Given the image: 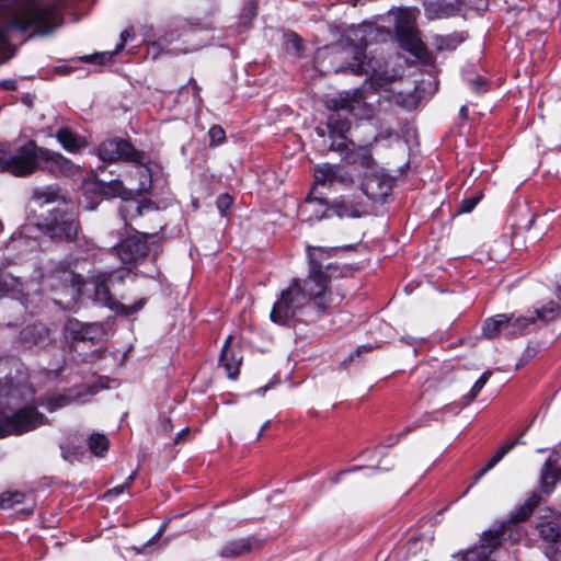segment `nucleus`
Instances as JSON below:
<instances>
[{"instance_id":"obj_1","label":"nucleus","mask_w":561,"mask_h":561,"mask_svg":"<svg viewBox=\"0 0 561 561\" xmlns=\"http://www.w3.org/2000/svg\"><path fill=\"white\" fill-rule=\"evenodd\" d=\"M72 162L61 153L38 147L34 140L18 148L14 154L0 150V169L14 176H27L37 170L51 174H69Z\"/></svg>"},{"instance_id":"obj_2","label":"nucleus","mask_w":561,"mask_h":561,"mask_svg":"<svg viewBox=\"0 0 561 561\" xmlns=\"http://www.w3.org/2000/svg\"><path fill=\"white\" fill-rule=\"evenodd\" d=\"M539 502L540 495L531 493L524 504L512 512L508 519L499 528L484 531L479 545L469 549L463 554V561H494L491 559V554L503 541L512 540L516 542L520 539L522 531L518 524L525 522L533 514Z\"/></svg>"},{"instance_id":"obj_3","label":"nucleus","mask_w":561,"mask_h":561,"mask_svg":"<svg viewBox=\"0 0 561 561\" xmlns=\"http://www.w3.org/2000/svg\"><path fill=\"white\" fill-rule=\"evenodd\" d=\"M38 228L55 242H73L81 229L78 207L62 197L38 222Z\"/></svg>"},{"instance_id":"obj_4","label":"nucleus","mask_w":561,"mask_h":561,"mask_svg":"<svg viewBox=\"0 0 561 561\" xmlns=\"http://www.w3.org/2000/svg\"><path fill=\"white\" fill-rule=\"evenodd\" d=\"M330 276L324 270L308 268L307 277L301 280L305 300L308 298L317 317H321L336 308L343 300L342 295H333L329 289Z\"/></svg>"},{"instance_id":"obj_5","label":"nucleus","mask_w":561,"mask_h":561,"mask_svg":"<svg viewBox=\"0 0 561 561\" xmlns=\"http://www.w3.org/2000/svg\"><path fill=\"white\" fill-rule=\"evenodd\" d=\"M47 423V417L35 405H25L10 415L0 412V438L21 435Z\"/></svg>"},{"instance_id":"obj_6","label":"nucleus","mask_w":561,"mask_h":561,"mask_svg":"<svg viewBox=\"0 0 561 561\" xmlns=\"http://www.w3.org/2000/svg\"><path fill=\"white\" fill-rule=\"evenodd\" d=\"M305 307V296L301 290V279L293 278L289 286L280 291L274 302L271 320L277 324H286L289 319L298 317Z\"/></svg>"},{"instance_id":"obj_7","label":"nucleus","mask_w":561,"mask_h":561,"mask_svg":"<svg viewBox=\"0 0 561 561\" xmlns=\"http://www.w3.org/2000/svg\"><path fill=\"white\" fill-rule=\"evenodd\" d=\"M113 276V272H102L95 275L94 300L121 316H130L141 310L147 302L146 298H140L131 305H124L111 294L110 283Z\"/></svg>"},{"instance_id":"obj_8","label":"nucleus","mask_w":561,"mask_h":561,"mask_svg":"<svg viewBox=\"0 0 561 561\" xmlns=\"http://www.w3.org/2000/svg\"><path fill=\"white\" fill-rule=\"evenodd\" d=\"M146 233H139L125 238L119 244L115 247V251L123 264L128 265L127 271L117 276L119 282H123L125 275L130 273L131 267L136 266L145 260L148 254Z\"/></svg>"},{"instance_id":"obj_9","label":"nucleus","mask_w":561,"mask_h":561,"mask_svg":"<svg viewBox=\"0 0 561 561\" xmlns=\"http://www.w3.org/2000/svg\"><path fill=\"white\" fill-rule=\"evenodd\" d=\"M98 154L104 162L123 160L142 164V153L123 138H110L102 141L99 146Z\"/></svg>"},{"instance_id":"obj_10","label":"nucleus","mask_w":561,"mask_h":561,"mask_svg":"<svg viewBox=\"0 0 561 561\" xmlns=\"http://www.w3.org/2000/svg\"><path fill=\"white\" fill-rule=\"evenodd\" d=\"M534 323L533 317H514L506 314H497L493 318L488 319L483 327V335L493 339L500 334L518 335L523 334L525 328Z\"/></svg>"},{"instance_id":"obj_11","label":"nucleus","mask_w":561,"mask_h":561,"mask_svg":"<svg viewBox=\"0 0 561 561\" xmlns=\"http://www.w3.org/2000/svg\"><path fill=\"white\" fill-rule=\"evenodd\" d=\"M351 119L341 113H331L328 116L327 128L329 137L332 139L330 150L343 151L350 148V141L347 135L351 130Z\"/></svg>"},{"instance_id":"obj_12","label":"nucleus","mask_w":561,"mask_h":561,"mask_svg":"<svg viewBox=\"0 0 561 561\" xmlns=\"http://www.w3.org/2000/svg\"><path fill=\"white\" fill-rule=\"evenodd\" d=\"M313 178L314 183L322 186H332L334 184L347 186L353 183L351 173L341 164H317L313 168Z\"/></svg>"},{"instance_id":"obj_13","label":"nucleus","mask_w":561,"mask_h":561,"mask_svg":"<svg viewBox=\"0 0 561 561\" xmlns=\"http://www.w3.org/2000/svg\"><path fill=\"white\" fill-rule=\"evenodd\" d=\"M352 61L342 65L335 69V72L350 70L353 75L375 76L381 69V64L374 58H367L364 49L359 46H353L351 49Z\"/></svg>"},{"instance_id":"obj_14","label":"nucleus","mask_w":561,"mask_h":561,"mask_svg":"<svg viewBox=\"0 0 561 561\" xmlns=\"http://www.w3.org/2000/svg\"><path fill=\"white\" fill-rule=\"evenodd\" d=\"M51 277L57 278L60 282L62 289L72 300H76L81 296L82 287L84 285V279L81 275L60 265L55 268Z\"/></svg>"},{"instance_id":"obj_15","label":"nucleus","mask_w":561,"mask_h":561,"mask_svg":"<svg viewBox=\"0 0 561 561\" xmlns=\"http://www.w3.org/2000/svg\"><path fill=\"white\" fill-rule=\"evenodd\" d=\"M66 334L75 341H94L102 335V325L99 323H81L69 320L65 325Z\"/></svg>"},{"instance_id":"obj_16","label":"nucleus","mask_w":561,"mask_h":561,"mask_svg":"<svg viewBox=\"0 0 561 561\" xmlns=\"http://www.w3.org/2000/svg\"><path fill=\"white\" fill-rule=\"evenodd\" d=\"M561 476V453L553 451L546 460L540 474L541 489L550 493Z\"/></svg>"},{"instance_id":"obj_17","label":"nucleus","mask_w":561,"mask_h":561,"mask_svg":"<svg viewBox=\"0 0 561 561\" xmlns=\"http://www.w3.org/2000/svg\"><path fill=\"white\" fill-rule=\"evenodd\" d=\"M340 248H322L307 245L308 264L310 270H324L327 273L336 270L337 267L332 264L324 262L334 256L339 252Z\"/></svg>"},{"instance_id":"obj_18","label":"nucleus","mask_w":561,"mask_h":561,"mask_svg":"<svg viewBox=\"0 0 561 561\" xmlns=\"http://www.w3.org/2000/svg\"><path fill=\"white\" fill-rule=\"evenodd\" d=\"M363 193L375 203H386L391 192L389 181H385L377 175H370L362 184Z\"/></svg>"},{"instance_id":"obj_19","label":"nucleus","mask_w":561,"mask_h":561,"mask_svg":"<svg viewBox=\"0 0 561 561\" xmlns=\"http://www.w3.org/2000/svg\"><path fill=\"white\" fill-rule=\"evenodd\" d=\"M260 547V541L254 537L239 538L226 542L221 550L220 557L222 558H238Z\"/></svg>"},{"instance_id":"obj_20","label":"nucleus","mask_w":561,"mask_h":561,"mask_svg":"<svg viewBox=\"0 0 561 561\" xmlns=\"http://www.w3.org/2000/svg\"><path fill=\"white\" fill-rule=\"evenodd\" d=\"M24 347L45 346L49 343V330L42 323L25 327L20 332Z\"/></svg>"},{"instance_id":"obj_21","label":"nucleus","mask_w":561,"mask_h":561,"mask_svg":"<svg viewBox=\"0 0 561 561\" xmlns=\"http://www.w3.org/2000/svg\"><path fill=\"white\" fill-rule=\"evenodd\" d=\"M424 10L428 20L445 19L459 12L457 2L448 0L425 1Z\"/></svg>"},{"instance_id":"obj_22","label":"nucleus","mask_w":561,"mask_h":561,"mask_svg":"<svg viewBox=\"0 0 561 561\" xmlns=\"http://www.w3.org/2000/svg\"><path fill=\"white\" fill-rule=\"evenodd\" d=\"M339 152L344 154L346 163L359 164L367 169L373 165L374 159L369 148L365 146H356L353 140L350 141V148Z\"/></svg>"},{"instance_id":"obj_23","label":"nucleus","mask_w":561,"mask_h":561,"mask_svg":"<svg viewBox=\"0 0 561 561\" xmlns=\"http://www.w3.org/2000/svg\"><path fill=\"white\" fill-rule=\"evenodd\" d=\"M364 213L365 210L360 203L347 201L343 197L336 198L330 204V214L340 218H358Z\"/></svg>"},{"instance_id":"obj_24","label":"nucleus","mask_w":561,"mask_h":561,"mask_svg":"<svg viewBox=\"0 0 561 561\" xmlns=\"http://www.w3.org/2000/svg\"><path fill=\"white\" fill-rule=\"evenodd\" d=\"M152 209H156L154 204L147 198L141 201L127 199L119 206V214L124 221L127 222L128 219L142 216L145 210Z\"/></svg>"},{"instance_id":"obj_25","label":"nucleus","mask_w":561,"mask_h":561,"mask_svg":"<svg viewBox=\"0 0 561 561\" xmlns=\"http://www.w3.org/2000/svg\"><path fill=\"white\" fill-rule=\"evenodd\" d=\"M536 528L540 537L550 542V546L556 543L561 538V526L557 518L540 517L537 522Z\"/></svg>"},{"instance_id":"obj_26","label":"nucleus","mask_w":561,"mask_h":561,"mask_svg":"<svg viewBox=\"0 0 561 561\" xmlns=\"http://www.w3.org/2000/svg\"><path fill=\"white\" fill-rule=\"evenodd\" d=\"M56 138L60 142L62 148L69 152H77L81 148L87 146L85 139L75 134L68 127L59 128L56 133Z\"/></svg>"},{"instance_id":"obj_27","label":"nucleus","mask_w":561,"mask_h":561,"mask_svg":"<svg viewBox=\"0 0 561 561\" xmlns=\"http://www.w3.org/2000/svg\"><path fill=\"white\" fill-rule=\"evenodd\" d=\"M360 94L355 91L353 95L348 92L341 93L339 98H332L325 101V107L332 113H341L346 111L348 114L353 112V102H358Z\"/></svg>"},{"instance_id":"obj_28","label":"nucleus","mask_w":561,"mask_h":561,"mask_svg":"<svg viewBox=\"0 0 561 561\" xmlns=\"http://www.w3.org/2000/svg\"><path fill=\"white\" fill-rule=\"evenodd\" d=\"M301 210L311 211L317 220L331 216L329 202L325 198L314 196L313 191L306 197Z\"/></svg>"},{"instance_id":"obj_29","label":"nucleus","mask_w":561,"mask_h":561,"mask_svg":"<svg viewBox=\"0 0 561 561\" xmlns=\"http://www.w3.org/2000/svg\"><path fill=\"white\" fill-rule=\"evenodd\" d=\"M517 444H523L520 438H516L513 440H508L504 443L500 449L491 457V459L488 461L484 468H482L474 477V482L478 481L480 478H482L489 470H491L493 467H495L503 457L508 454Z\"/></svg>"},{"instance_id":"obj_30","label":"nucleus","mask_w":561,"mask_h":561,"mask_svg":"<svg viewBox=\"0 0 561 561\" xmlns=\"http://www.w3.org/2000/svg\"><path fill=\"white\" fill-rule=\"evenodd\" d=\"M231 336H228L219 357V363L225 368L229 378L234 379L239 375V363L236 362L232 352L229 348Z\"/></svg>"},{"instance_id":"obj_31","label":"nucleus","mask_w":561,"mask_h":561,"mask_svg":"<svg viewBox=\"0 0 561 561\" xmlns=\"http://www.w3.org/2000/svg\"><path fill=\"white\" fill-rule=\"evenodd\" d=\"M134 33L131 30H124L122 33H121V42L119 44L116 46V49L111 53V51H104V53H98V54H94V55H91V56H85L84 59L85 60H89V61H92L94 64H98V65H104L106 62H110L113 58V55L117 51H119L121 49L124 48V45L125 43L130 39L133 37Z\"/></svg>"},{"instance_id":"obj_32","label":"nucleus","mask_w":561,"mask_h":561,"mask_svg":"<svg viewBox=\"0 0 561 561\" xmlns=\"http://www.w3.org/2000/svg\"><path fill=\"white\" fill-rule=\"evenodd\" d=\"M534 322L539 320L541 322H549L556 320L560 316V306L553 300L543 302L540 307H537L534 311Z\"/></svg>"},{"instance_id":"obj_33","label":"nucleus","mask_w":561,"mask_h":561,"mask_svg":"<svg viewBox=\"0 0 561 561\" xmlns=\"http://www.w3.org/2000/svg\"><path fill=\"white\" fill-rule=\"evenodd\" d=\"M22 283L19 277L0 270V296L9 293H20Z\"/></svg>"},{"instance_id":"obj_34","label":"nucleus","mask_w":561,"mask_h":561,"mask_svg":"<svg viewBox=\"0 0 561 561\" xmlns=\"http://www.w3.org/2000/svg\"><path fill=\"white\" fill-rule=\"evenodd\" d=\"M88 446L96 457H103L110 447V442L104 434L93 433L88 439Z\"/></svg>"},{"instance_id":"obj_35","label":"nucleus","mask_w":561,"mask_h":561,"mask_svg":"<svg viewBox=\"0 0 561 561\" xmlns=\"http://www.w3.org/2000/svg\"><path fill=\"white\" fill-rule=\"evenodd\" d=\"M414 27V18L412 13L409 10H401L397 22H396V30L400 35H407L409 37H412V32Z\"/></svg>"},{"instance_id":"obj_36","label":"nucleus","mask_w":561,"mask_h":561,"mask_svg":"<svg viewBox=\"0 0 561 561\" xmlns=\"http://www.w3.org/2000/svg\"><path fill=\"white\" fill-rule=\"evenodd\" d=\"M25 493L20 491H5L0 495V508L10 510L24 501Z\"/></svg>"},{"instance_id":"obj_37","label":"nucleus","mask_w":561,"mask_h":561,"mask_svg":"<svg viewBox=\"0 0 561 561\" xmlns=\"http://www.w3.org/2000/svg\"><path fill=\"white\" fill-rule=\"evenodd\" d=\"M463 37L460 34H449V35H437L435 37V44L439 50H453L455 49L461 42Z\"/></svg>"},{"instance_id":"obj_38","label":"nucleus","mask_w":561,"mask_h":561,"mask_svg":"<svg viewBox=\"0 0 561 561\" xmlns=\"http://www.w3.org/2000/svg\"><path fill=\"white\" fill-rule=\"evenodd\" d=\"M33 197L37 201H43L44 203H51L57 201L61 203L64 196L59 195V188L55 186H47L45 188L35 190Z\"/></svg>"},{"instance_id":"obj_39","label":"nucleus","mask_w":561,"mask_h":561,"mask_svg":"<svg viewBox=\"0 0 561 561\" xmlns=\"http://www.w3.org/2000/svg\"><path fill=\"white\" fill-rule=\"evenodd\" d=\"M71 402V398L65 394H54L45 400H42L39 404L45 407L49 412H55L68 405Z\"/></svg>"},{"instance_id":"obj_40","label":"nucleus","mask_w":561,"mask_h":561,"mask_svg":"<svg viewBox=\"0 0 561 561\" xmlns=\"http://www.w3.org/2000/svg\"><path fill=\"white\" fill-rule=\"evenodd\" d=\"M492 373L490 370H485L479 379L474 382L472 386L470 392L462 398V404L467 405L470 402H472L478 393L482 390L484 385L488 382L489 378L491 377Z\"/></svg>"},{"instance_id":"obj_41","label":"nucleus","mask_w":561,"mask_h":561,"mask_svg":"<svg viewBox=\"0 0 561 561\" xmlns=\"http://www.w3.org/2000/svg\"><path fill=\"white\" fill-rule=\"evenodd\" d=\"M257 14V4L255 0H249L245 2V4L242 8V11L240 13V23L244 25L245 27L250 26L252 20Z\"/></svg>"},{"instance_id":"obj_42","label":"nucleus","mask_w":561,"mask_h":561,"mask_svg":"<svg viewBox=\"0 0 561 561\" xmlns=\"http://www.w3.org/2000/svg\"><path fill=\"white\" fill-rule=\"evenodd\" d=\"M209 146L217 147L226 141V131L220 125H213L208 130Z\"/></svg>"},{"instance_id":"obj_43","label":"nucleus","mask_w":561,"mask_h":561,"mask_svg":"<svg viewBox=\"0 0 561 561\" xmlns=\"http://www.w3.org/2000/svg\"><path fill=\"white\" fill-rule=\"evenodd\" d=\"M481 198V192L476 193L471 197L465 198L459 205L458 213H470L478 205Z\"/></svg>"},{"instance_id":"obj_44","label":"nucleus","mask_w":561,"mask_h":561,"mask_svg":"<svg viewBox=\"0 0 561 561\" xmlns=\"http://www.w3.org/2000/svg\"><path fill=\"white\" fill-rule=\"evenodd\" d=\"M232 204L233 198L227 193L220 194L216 201L217 208L222 216H227V210L231 207Z\"/></svg>"},{"instance_id":"obj_45","label":"nucleus","mask_w":561,"mask_h":561,"mask_svg":"<svg viewBox=\"0 0 561 561\" xmlns=\"http://www.w3.org/2000/svg\"><path fill=\"white\" fill-rule=\"evenodd\" d=\"M285 43L288 49L291 48L296 53H300L302 49V39L296 33L286 34Z\"/></svg>"},{"instance_id":"obj_46","label":"nucleus","mask_w":561,"mask_h":561,"mask_svg":"<svg viewBox=\"0 0 561 561\" xmlns=\"http://www.w3.org/2000/svg\"><path fill=\"white\" fill-rule=\"evenodd\" d=\"M471 90L476 93H484L488 90V81L481 76H477L468 81Z\"/></svg>"},{"instance_id":"obj_47","label":"nucleus","mask_w":561,"mask_h":561,"mask_svg":"<svg viewBox=\"0 0 561 561\" xmlns=\"http://www.w3.org/2000/svg\"><path fill=\"white\" fill-rule=\"evenodd\" d=\"M456 2L459 10L462 5H468L478 10L486 7V0H456Z\"/></svg>"},{"instance_id":"obj_48","label":"nucleus","mask_w":561,"mask_h":561,"mask_svg":"<svg viewBox=\"0 0 561 561\" xmlns=\"http://www.w3.org/2000/svg\"><path fill=\"white\" fill-rule=\"evenodd\" d=\"M139 175L147 180V182H141L139 190L147 191L150 187V184H151L150 169L147 168V167L141 165L140 169H139Z\"/></svg>"},{"instance_id":"obj_49","label":"nucleus","mask_w":561,"mask_h":561,"mask_svg":"<svg viewBox=\"0 0 561 561\" xmlns=\"http://www.w3.org/2000/svg\"><path fill=\"white\" fill-rule=\"evenodd\" d=\"M164 529H165V524H163V525L160 527V529L158 530V533H157V534H156V535H154V536H153V537H152L148 542H146V543L141 547V549H138V550H137V552H139V553H145V552L147 551V549H148V548H149V547H150L154 541H157V540L161 537V535L163 534Z\"/></svg>"},{"instance_id":"obj_50","label":"nucleus","mask_w":561,"mask_h":561,"mask_svg":"<svg viewBox=\"0 0 561 561\" xmlns=\"http://www.w3.org/2000/svg\"><path fill=\"white\" fill-rule=\"evenodd\" d=\"M549 549L550 553L552 554L551 558L554 561H561V538L556 543L550 546Z\"/></svg>"},{"instance_id":"obj_51","label":"nucleus","mask_w":561,"mask_h":561,"mask_svg":"<svg viewBox=\"0 0 561 561\" xmlns=\"http://www.w3.org/2000/svg\"><path fill=\"white\" fill-rule=\"evenodd\" d=\"M126 489H128V483H123L121 485H117L113 489H110L107 492H106V495H119L122 494Z\"/></svg>"},{"instance_id":"obj_52","label":"nucleus","mask_w":561,"mask_h":561,"mask_svg":"<svg viewBox=\"0 0 561 561\" xmlns=\"http://www.w3.org/2000/svg\"><path fill=\"white\" fill-rule=\"evenodd\" d=\"M0 88L5 89V90H15L16 81L11 80V79L0 81Z\"/></svg>"},{"instance_id":"obj_53","label":"nucleus","mask_w":561,"mask_h":561,"mask_svg":"<svg viewBox=\"0 0 561 561\" xmlns=\"http://www.w3.org/2000/svg\"><path fill=\"white\" fill-rule=\"evenodd\" d=\"M370 351H371L370 346L362 345L353 354H351L350 360H352L355 356H359L360 354L368 353Z\"/></svg>"},{"instance_id":"obj_54","label":"nucleus","mask_w":561,"mask_h":561,"mask_svg":"<svg viewBox=\"0 0 561 561\" xmlns=\"http://www.w3.org/2000/svg\"><path fill=\"white\" fill-rule=\"evenodd\" d=\"M190 432V428L188 427H185L183 428L180 433H178L175 439H174V444H180L182 443L183 440V437L186 436Z\"/></svg>"},{"instance_id":"obj_55","label":"nucleus","mask_w":561,"mask_h":561,"mask_svg":"<svg viewBox=\"0 0 561 561\" xmlns=\"http://www.w3.org/2000/svg\"><path fill=\"white\" fill-rule=\"evenodd\" d=\"M420 48H421V43L419 41H415V39L411 38V48H410V50L412 53L416 54Z\"/></svg>"},{"instance_id":"obj_56","label":"nucleus","mask_w":561,"mask_h":561,"mask_svg":"<svg viewBox=\"0 0 561 561\" xmlns=\"http://www.w3.org/2000/svg\"><path fill=\"white\" fill-rule=\"evenodd\" d=\"M162 426H163V431L164 432H171L173 426L171 424V420L170 419H165L162 421Z\"/></svg>"},{"instance_id":"obj_57","label":"nucleus","mask_w":561,"mask_h":561,"mask_svg":"<svg viewBox=\"0 0 561 561\" xmlns=\"http://www.w3.org/2000/svg\"><path fill=\"white\" fill-rule=\"evenodd\" d=\"M20 0H0V7H10L12 4L19 3Z\"/></svg>"},{"instance_id":"obj_58","label":"nucleus","mask_w":561,"mask_h":561,"mask_svg":"<svg viewBox=\"0 0 561 561\" xmlns=\"http://www.w3.org/2000/svg\"><path fill=\"white\" fill-rule=\"evenodd\" d=\"M270 424H271V421H266V422L262 425V427H261V430H260V432H259V434H257V436H256V439L261 438V436L263 435L264 431H266V430L270 427Z\"/></svg>"},{"instance_id":"obj_59","label":"nucleus","mask_w":561,"mask_h":561,"mask_svg":"<svg viewBox=\"0 0 561 561\" xmlns=\"http://www.w3.org/2000/svg\"><path fill=\"white\" fill-rule=\"evenodd\" d=\"M556 296L561 301V278L558 280L556 286Z\"/></svg>"},{"instance_id":"obj_60","label":"nucleus","mask_w":561,"mask_h":561,"mask_svg":"<svg viewBox=\"0 0 561 561\" xmlns=\"http://www.w3.org/2000/svg\"><path fill=\"white\" fill-rule=\"evenodd\" d=\"M136 476H137V471L131 472V473L128 476V478H127V480H126V482H125V483H128V486H129V485L131 484V482L136 479Z\"/></svg>"},{"instance_id":"obj_61","label":"nucleus","mask_w":561,"mask_h":561,"mask_svg":"<svg viewBox=\"0 0 561 561\" xmlns=\"http://www.w3.org/2000/svg\"><path fill=\"white\" fill-rule=\"evenodd\" d=\"M460 116L463 117V118H467V116H468V108H467V106H465V105L461 106V108H460Z\"/></svg>"},{"instance_id":"obj_62","label":"nucleus","mask_w":561,"mask_h":561,"mask_svg":"<svg viewBox=\"0 0 561 561\" xmlns=\"http://www.w3.org/2000/svg\"><path fill=\"white\" fill-rule=\"evenodd\" d=\"M111 187H116V186H121V183L118 181H111L110 184H108Z\"/></svg>"},{"instance_id":"obj_63","label":"nucleus","mask_w":561,"mask_h":561,"mask_svg":"<svg viewBox=\"0 0 561 561\" xmlns=\"http://www.w3.org/2000/svg\"><path fill=\"white\" fill-rule=\"evenodd\" d=\"M318 134H319L320 136H323V135H324L323 130H322V129H320V128L318 129Z\"/></svg>"}]
</instances>
